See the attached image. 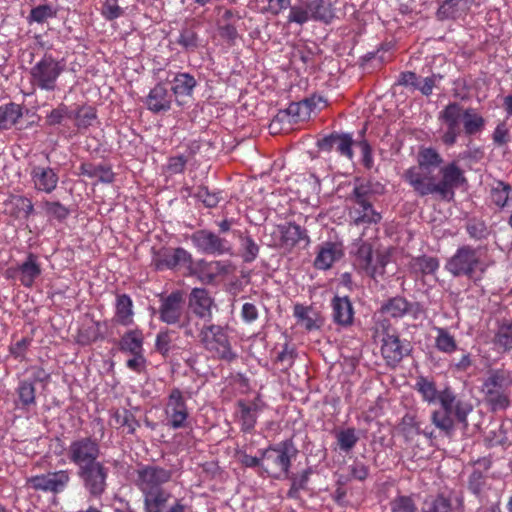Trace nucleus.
<instances>
[{"label": "nucleus", "mask_w": 512, "mask_h": 512, "mask_svg": "<svg viewBox=\"0 0 512 512\" xmlns=\"http://www.w3.org/2000/svg\"><path fill=\"white\" fill-rule=\"evenodd\" d=\"M333 319L343 326L350 325L353 321V307L348 297H334L332 300Z\"/></svg>", "instance_id": "32"}, {"label": "nucleus", "mask_w": 512, "mask_h": 512, "mask_svg": "<svg viewBox=\"0 0 512 512\" xmlns=\"http://www.w3.org/2000/svg\"><path fill=\"white\" fill-rule=\"evenodd\" d=\"M65 65L52 55H44L30 69L31 84L45 91H53Z\"/></svg>", "instance_id": "8"}, {"label": "nucleus", "mask_w": 512, "mask_h": 512, "mask_svg": "<svg viewBox=\"0 0 512 512\" xmlns=\"http://www.w3.org/2000/svg\"><path fill=\"white\" fill-rule=\"evenodd\" d=\"M403 177L420 196L438 195L437 183L430 170L422 169V167H410L405 171Z\"/></svg>", "instance_id": "15"}, {"label": "nucleus", "mask_w": 512, "mask_h": 512, "mask_svg": "<svg viewBox=\"0 0 512 512\" xmlns=\"http://www.w3.org/2000/svg\"><path fill=\"white\" fill-rule=\"evenodd\" d=\"M280 234V247L290 251L301 242L306 247L310 240L304 229L294 223H287L278 227Z\"/></svg>", "instance_id": "26"}, {"label": "nucleus", "mask_w": 512, "mask_h": 512, "mask_svg": "<svg viewBox=\"0 0 512 512\" xmlns=\"http://www.w3.org/2000/svg\"><path fill=\"white\" fill-rule=\"evenodd\" d=\"M474 0H445L437 11L441 20L457 19L468 13Z\"/></svg>", "instance_id": "29"}, {"label": "nucleus", "mask_w": 512, "mask_h": 512, "mask_svg": "<svg viewBox=\"0 0 512 512\" xmlns=\"http://www.w3.org/2000/svg\"><path fill=\"white\" fill-rule=\"evenodd\" d=\"M336 439L340 450L349 452L354 448L359 440V437L354 428H346L337 432Z\"/></svg>", "instance_id": "49"}, {"label": "nucleus", "mask_w": 512, "mask_h": 512, "mask_svg": "<svg viewBox=\"0 0 512 512\" xmlns=\"http://www.w3.org/2000/svg\"><path fill=\"white\" fill-rule=\"evenodd\" d=\"M336 145H337V151L348 157L349 159L352 158L353 152H352V144L353 140L352 137L348 134H343L341 136H338L335 139Z\"/></svg>", "instance_id": "63"}, {"label": "nucleus", "mask_w": 512, "mask_h": 512, "mask_svg": "<svg viewBox=\"0 0 512 512\" xmlns=\"http://www.w3.org/2000/svg\"><path fill=\"white\" fill-rule=\"evenodd\" d=\"M172 95L164 83L156 84L145 98V105L153 113L168 111L171 108Z\"/></svg>", "instance_id": "28"}, {"label": "nucleus", "mask_w": 512, "mask_h": 512, "mask_svg": "<svg viewBox=\"0 0 512 512\" xmlns=\"http://www.w3.org/2000/svg\"><path fill=\"white\" fill-rule=\"evenodd\" d=\"M349 216L356 225L377 223L381 219L380 214L373 209L370 201L355 203L350 209Z\"/></svg>", "instance_id": "31"}, {"label": "nucleus", "mask_w": 512, "mask_h": 512, "mask_svg": "<svg viewBox=\"0 0 512 512\" xmlns=\"http://www.w3.org/2000/svg\"><path fill=\"white\" fill-rule=\"evenodd\" d=\"M17 274L24 287H32L35 280L41 275V267L38 263L37 256L30 253L26 257L25 261L17 268L7 270L8 277H16Z\"/></svg>", "instance_id": "25"}, {"label": "nucleus", "mask_w": 512, "mask_h": 512, "mask_svg": "<svg viewBox=\"0 0 512 512\" xmlns=\"http://www.w3.org/2000/svg\"><path fill=\"white\" fill-rule=\"evenodd\" d=\"M70 480L68 471L60 470L37 475L29 479L30 485L36 490L59 493L65 489Z\"/></svg>", "instance_id": "21"}, {"label": "nucleus", "mask_w": 512, "mask_h": 512, "mask_svg": "<svg viewBox=\"0 0 512 512\" xmlns=\"http://www.w3.org/2000/svg\"><path fill=\"white\" fill-rule=\"evenodd\" d=\"M108 472V468L99 461L78 470V476L81 478L83 486L90 496L100 498L107 487Z\"/></svg>", "instance_id": "12"}, {"label": "nucleus", "mask_w": 512, "mask_h": 512, "mask_svg": "<svg viewBox=\"0 0 512 512\" xmlns=\"http://www.w3.org/2000/svg\"><path fill=\"white\" fill-rule=\"evenodd\" d=\"M437 400L440 402L442 411L453 413L460 423L467 426V416L473 409L469 402L456 399L449 388L440 391Z\"/></svg>", "instance_id": "20"}, {"label": "nucleus", "mask_w": 512, "mask_h": 512, "mask_svg": "<svg viewBox=\"0 0 512 512\" xmlns=\"http://www.w3.org/2000/svg\"><path fill=\"white\" fill-rule=\"evenodd\" d=\"M461 501L458 498H447L443 495L431 497L423 503V512H461Z\"/></svg>", "instance_id": "30"}, {"label": "nucleus", "mask_w": 512, "mask_h": 512, "mask_svg": "<svg viewBox=\"0 0 512 512\" xmlns=\"http://www.w3.org/2000/svg\"><path fill=\"white\" fill-rule=\"evenodd\" d=\"M238 406L242 430L246 432L251 431L257 421V406L255 404L246 405L243 402H240Z\"/></svg>", "instance_id": "43"}, {"label": "nucleus", "mask_w": 512, "mask_h": 512, "mask_svg": "<svg viewBox=\"0 0 512 512\" xmlns=\"http://www.w3.org/2000/svg\"><path fill=\"white\" fill-rule=\"evenodd\" d=\"M241 256L245 262L254 261L259 253V246L250 236L240 238Z\"/></svg>", "instance_id": "54"}, {"label": "nucleus", "mask_w": 512, "mask_h": 512, "mask_svg": "<svg viewBox=\"0 0 512 512\" xmlns=\"http://www.w3.org/2000/svg\"><path fill=\"white\" fill-rule=\"evenodd\" d=\"M176 43L186 52H194L200 47V39L197 32L189 26L181 28Z\"/></svg>", "instance_id": "40"}, {"label": "nucleus", "mask_w": 512, "mask_h": 512, "mask_svg": "<svg viewBox=\"0 0 512 512\" xmlns=\"http://www.w3.org/2000/svg\"><path fill=\"white\" fill-rule=\"evenodd\" d=\"M19 402L22 407H29L35 404V387L33 383L28 381H21L17 388Z\"/></svg>", "instance_id": "53"}, {"label": "nucleus", "mask_w": 512, "mask_h": 512, "mask_svg": "<svg viewBox=\"0 0 512 512\" xmlns=\"http://www.w3.org/2000/svg\"><path fill=\"white\" fill-rule=\"evenodd\" d=\"M142 495L145 512H164L171 497V493L165 489L144 493Z\"/></svg>", "instance_id": "35"}, {"label": "nucleus", "mask_w": 512, "mask_h": 512, "mask_svg": "<svg viewBox=\"0 0 512 512\" xmlns=\"http://www.w3.org/2000/svg\"><path fill=\"white\" fill-rule=\"evenodd\" d=\"M33 187L38 192L52 193L58 184V174L49 166L35 165L30 170Z\"/></svg>", "instance_id": "24"}, {"label": "nucleus", "mask_w": 512, "mask_h": 512, "mask_svg": "<svg viewBox=\"0 0 512 512\" xmlns=\"http://www.w3.org/2000/svg\"><path fill=\"white\" fill-rule=\"evenodd\" d=\"M440 173L442 179L437 183L438 196L443 200L451 201L454 198V189L465 181V177L455 163L444 166Z\"/></svg>", "instance_id": "16"}, {"label": "nucleus", "mask_w": 512, "mask_h": 512, "mask_svg": "<svg viewBox=\"0 0 512 512\" xmlns=\"http://www.w3.org/2000/svg\"><path fill=\"white\" fill-rule=\"evenodd\" d=\"M112 422L117 427H126L128 433H134L138 425L134 416L126 409L115 411Z\"/></svg>", "instance_id": "51"}, {"label": "nucleus", "mask_w": 512, "mask_h": 512, "mask_svg": "<svg viewBox=\"0 0 512 512\" xmlns=\"http://www.w3.org/2000/svg\"><path fill=\"white\" fill-rule=\"evenodd\" d=\"M310 469L304 470L300 475H293L290 477L291 479V487L287 493L289 498H298L301 490H304L307 486Z\"/></svg>", "instance_id": "55"}, {"label": "nucleus", "mask_w": 512, "mask_h": 512, "mask_svg": "<svg viewBox=\"0 0 512 512\" xmlns=\"http://www.w3.org/2000/svg\"><path fill=\"white\" fill-rule=\"evenodd\" d=\"M43 208L46 214L56 220H64L68 214V209L59 202L45 201L43 202Z\"/></svg>", "instance_id": "56"}, {"label": "nucleus", "mask_w": 512, "mask_h": 512, "mask_svg": "<svg viewBox=\"0 0 512 512\" xmlns=\"http://www.w3.org/2000/svg\"><path fill=\"white\" fill-rule=\"evenodd\" d=\"M400 428L406 437L421 433L419 424L417 423L415 417L410 414H406L402 418Z\"/></svg>", "instance_id": "62"}, {"label": "nucleus", "mask_w": 512, "mask_h": 512, "mask_svg": "<svg viewBox=\"0 0 512 512\" xmlns=\"http://www.w3.org/2000/svg\"><path fill=\"white\" fill-rule=\"evenodd\" d=\"M234 268L229 261H205L200 260L191 267V273L205 284H211L218 278L229 275Z\"/></svg>", "instance_id": "14"}, {"label": "nucleus", "mask_w": 512, "mask_h": 512, "mask_svg": "<svg viewBox=\"0 0 512 512\" xmlns=\"http://www.w3.org/2000/svg\"><path fill=\"white\" fill-rule=\"evenodd\" d=\"M171 83V90L176 98L191 96L197 85L194 76L186 72L176 73Z\"/></svg>", "instance_id": "33"}, {"label": "nucleus", "mask_w": 512, "mask_h": 512, "mask_svg": "<svg viewBox=\"0 0 512 512\" xmlns=\"http://www.w3.org/2000/svg\"><path fill=\"white\" fill-rule=\"evenodd\" d=\"M159 319L171 326L184 330V334L194 337L198 330V320L189 315L185 308V301L180 291L161 297L159 306Z\"/></svg>", "instance_id": "3"}, {"label": "nucleus", "mask_w": 512, "mask_h": 512, "mask_svg": "<svg viewBox=\"0 0 512 512\" xmlns=\"http://www.w3.org/2000/svg\"><path fill=\"white\" fill-rule=\"evenodd\" d=\"M411 267L423 274H431L438 269L439 262L434 257L421 256L412 260Z\"/></svg>", "instance_id": "52"}, {"label": "nucleus", "mask_w": 512, "mask_h": 512, "mask_svg": "<svg viewBox=\"0 0 512 512\" xmlns=\"http://www.w3.org/2000/svg\"><path fill=\"white\" fill-rule=\"evenodd\" d=\"M294 455L295 449L291 442H280L263 451L261 469L274 478H279L281 474L287 476Z\"/></svg>", "instance_id": "7"}, {"label": "nucleus", "mask_w": 512, "mask_h": 512, "mask_svg": "<svg viewBox=\"0 0 512 512\" xmlns=\"http://www.w3.org/2000/svg\"><path fill=\"white\" fill-rule=\"evenodd\" d=\"M133 302L127 294L118 295L115 303V320L117 323L128 326L133 322Z\"/></svg>", "instance_id": "34"}, {"label": "nucleus", "mask_w": 512, "mask_h": 512, "mask_svg": "<svg viewBox=\"0 0 512 512\" xmlns=\"http://www.w3.org/2000/svg\"><path fill=\"white\" fill-rule=\"evenodd\" d=\"M494 344L503 351L512 350V321L499 323L494 337Z\"/></svg>", "instance_id": "42"}, {"label": "nucleus", "mask_w": 512, "mask_h": 512, "mask_svg": "<svg viewBox=\"0 0 512 512\" xmlns=\"http://www.w3.org/2000/svg\"><path fill=\"white\" fill-rule=\"evenodd\" d=\"M491 197L499 207L509 206L512 203V188L509 184L498 182L492 189Z\"/></svg>", "instance_id": "46"}, {"label": "nucleus", "mask_w": 512, "mask_h": 512, "mask_svg": "<svg viewBox=\"0 0 512 512\" xmlns=\"http://www.w3.org/2000/svg\"><path fill=\"white\" fill-rule=\"evenodd\" d=\"M188 305L192 313L203 320L204 323L211 322L212 309L215 305L209 291L204 288L192 289L189 294Z\"/></svg>", "instance_id": "19"}, {"label": "nucleus", "mask_w": 512, "mask_h": 512, "mask_svg": "<svg viewBox=\"0 0 512 512\" xmlns=\"http://www.w3.org/2000/svg\"><path fill=\"white\" fill-rule=\"evenodd\" d=\"M438 119L446 126V130L442 135V141L447 146H452L456 143L461 133V123L463 124L465 134L469 136L480 134L486 125V120L477 109L472 107L464 108L457 102L446 105L440 111Z\"/></svg>", "instance_id": "1"}, {"label": "nucleus", "mask_w": 512, "mask_h": 512, "mask_svg": "<svg viewBox=\"0 0 512 512\" xmlns=\"http://www.w3.org/2000/svg\"><path fill=\"white\" fill-rule=\"evenodd\" d=\"M172 478V471L157 465H143L136 470L135 484L142 494L164 490Z\"/></svg>", "instance_id": "9"}, {"label": "nucleus", "mask_w": 512, "mask_h": 512, "mask_svg": "<svg viewBox=\"0 0 512 512\" xmlns=\"http://www.w3.org/2000/svg\"><path fill=\"white\" fill-rule=\"evenodd\" d=\"M78 128H87L92 125L96 119V111L91 106H81L77 110H72V118Z\"/></svg>", "instance_id": "47"}, {"label": "nucleus", "mask_w": 512, "mask_h": 512, "mask_svg": "<svg viewBox=\"0 0 512 512\" xmlns=\"http://www.w3.org/2000/svg\"><path fill=\"white\" fill-rule=\"evenodd\" d=\"M433 330L436 332L434 346L439 352L450 355L458 350L455 337L446 328L434 327Z\"/></svg>", "instance_id": "37"}, {"label": "nucleus", "mask_w": 512, "mask_h": 512, "mask_svg": "<svg viewBox=\"0 0 512 512\" xmlns=\"http://www.w3.org/2000/svg\"><path fill=\"white\" fill-rule=\"evenodd\" d=\"M191 241L194 247L205 254L223 255L231 253L230 243L207 230H199L192 234Z\"/></svg>", "instance_id": "13"}, {"label": "nucleus", "mask_w": 512, "mask_h": 512, "mask_svg": "<svg viewBox=\"0 0 512 512\" xmlns=\"http://www.w3.org/2000/svg\"><path fill=\"white\" fill-rule=\"evenodd\" d=\"M325 106V100L321 96L314 95L303 101L291 103L284 111V115L289 118L290 123H297L308 120L313 112Z\"/></svg>", "instance_id": "17"}, {"label": "nucleus", "mask_w": 512, "mask_h": 512, "mask_svg": "<svg viewBox=\"0 0 512 512\" xmlns=\"http://www.w3.org/2000/svg\"><path fill=\"white\" fill-rule=\"evenodd\" d=\"M312 21L310 15V9L308 2L301 5L290 6L288 23H295L298 25H304L305 23Z\"/></svg>", "instance_id": "50"}, {"label": "nucleus", "mask_w": 512, "mask_h": 512, "mask_svg": "<svg viewBox=\"0 0 512 512\" xmlns=\"http://www.w3.org/2000/svg\"><path fill=\"white\" fill-rule=\"evenodd\" d=\"M123 10L119 7L116 0H107L102 8V15L108 19L113 20L119 18Z\"/></svg>", "instance_id": "64"}, {"label": "nucleus", "mask_w": 512, "mask_h": 512, "mask_svg": "<svg viewBox=\"0 0 512 512\" xmlns=\"http://www.w3.org/2000/svg\"><path fill=\"white\" fill-rule=\"evenodd\" d=\"M64 118L71 119L72 110L66 105L61 104L47 115V122L49 125H57L60 124Z\"/></svg>", "instance_id": "60"}, {"label": "nucleus", "mask_w": 512, "mask_h": 512, "mask_svg": "<svg viewBox=\"0 0 512 512\" xmlns=\"http://www.w3.org/2000/svg\"><path fill=\"white\" fill-rule=\"evenodd\" d=\"M152 264L160 271L182 267L191 271L193 258L191 253L182 247L161 248L153 253Z\"/></svg>", "instance_id": "10"}, {"label": "nucleus", "mask_w": 512, "mask_h": 512, "mask_svg": "<svg viewBox=\"0 0 512 512\" xmlns=\"http://www.w3.org/2000/svg\"><path fill=\"white\" fill-rule=\"evenodd\" d=\"M165 414L168 424L172 428L179 429L184 427L188 418V411L183 395L179 389L171 391L165 407Z\"/></svg>", "instance_id": "18"}, {"label": "nucleus", "mask_w": 512, "mask_h": 512, "mask_svg": "<svg viewBox=\"0 0 512 512\" xmlns=\"http://www.w3.org/2000/svg\"><path fill=\"white\" fill-rule=\"evenodd\" d=\"M6 205L10 208L11 215L16 218L28 219L34 213L32 201L22 195L10 196Z\"/></svg>", "instance_id": "36"}, {"label": "nucleus", "mask_w": 512, "mask_h": 512, "mask_svg": "<svg viewBox=\"0 0 512 512\" xmlns=\"http://www.w3.org/2000/svg\"><path fill=\"white\" fill-rule=\"evenodd\" d=\"M392 512H416L417 507L409 496H398L390 503Z\"/></svg>", "instance_id": "57"}, {"label": "nucleus", "mask_w": 512, "mask_h": 512, "mask_svg": "<svg viewBox=\"0 0 512 512\" xmlns=\"http://www.w3.org/2000/svg\"><path fill=\"white\" fill-rule=\"evenodd\" d=\"M381 342L382 356L390 365L399 363L409 352V345L403 344L394 331L392 333L388 330L383 332Z\"/></svg>", "instance_id": "23"}, {"label": "nucleus", "mask_w": 512, "mask_h": 512, "mask_svg": "<svg viewBox=\"0 0 512 512\" xmlns=\"http://www.w3.org/2000/svg\"><path fill=\"white\" fill-rule=\"evenodd\" d=\"M22 117V108L15 103L0 106V130L10 129Z\"/></svg>", "instance_id": "39"}, {"label": "nucleus", "mask_w": 512, "mask_h": 512, "mask_svg": "<svg viewBox=\"0 0 512 512\" xmlns=\"http://www.w3.org/2000/svg\"><path fill=\"white\" fill-rule=\"evenodd\" d=\"M493 263L486 247L464 245L447 261L446 269L456 277L466 276L476 282L483 278Z\"/></svg>", "instance_id": "2"}, {"label": "nucleus", "mask_w": 512, "mask_h": 512, "mask_svg": "<svg viewBox=\"0 0 512 512\" xmlns=\"http://www.w3.org/2000/svg\"><path fill=\"white\" fill-rule=\"evenodd\" d=\"M344 255L342 245L335 242H324L319 248L314 260L315 268L328 270Z\"/></svg>", "instance_id": "27"}, {"label": "nucleus", "mask_w": 512, "mask_h": 512, "mask_svg": "<svg viewBox=\"0 0 512 512\" xmlns=\"http://www.w3.org/2000/svg\"><path fill=\"white\" fill-rule=\"evenodd\" d=\"M121 350L130 354L143 352V335L141 331L127 332L120 341Z\"/></svg>", "instance_id": "41"}, {"label": "nucleus", "mask_w": 512, "mask_h": 512, "mask_svg": "<svg viewBox=\"0 0 512 512\" xmlns=\"http://www.w3.org/2000/svg\"><path fill=\"white\" fill-rule=\"evenodd\" d=\"M467 232L474 239H484L489 235V229L483 221L472 220L467 225Z\"/></svg>", "instance_id": "61"}, {"label": "nucleus", "mask_w": 512, "mask_h": 512, "mask_svg": "<svg viewBox=\"0 0 512 512\" xmlns=\"http://www.w3.org/2000/svg\"><path fill=\"white\" fill-rule=\"evenodd\" d=\"M198 338L201 345L214 357L226 361H232L236 355L231 349L228 335L220 325L203 323L198 321Z\"/></svg>", "instance_id": "4"}, {"label": "nucleus", "mask_w": 512, "mask_h": 512, "mask_svg": "<svg viewBox=\"0 0 512 512\" xmlns=\"http://www.w3.org/2000/svg\"><path fill=\"white\" fill-rule=\"evenodd\" d=\"M511 380L508 373L495 370L484 380L481 392L485 402L493 411L503 410L509 406V386Z\"/></svg>", "instance_id": "6"}, {"label": "nucleus", "mask_w": 512, "mask_h": 512, "mask_svg": "<svg viewBox=\"0 0 512 512\" xmlns=\"http://www.w3.org/2000/svg\"><path fill=\"white\" fill-rule=\"evenodd\" d=\"M173 333L172 330L165 329L157 334L155 346L158 352L163 355L168 354L171 349Z\"/></svg>", "instance_id": "59"}, {"label": "nucleus", "mask_w": 512, "mask_h": 512, "mask_svg": "<svg viewBox=\"0 0 512 512\" xmlns=\"http://www.w3.org/2000/svg\"><path fill=\"white\" fill-rule=\"evenodd\" d=\"M441 163L442 158L435 149L424 148L419 152L418 165L416 167L430 170L431 168L438 167Z\"/></svg>", "instance_id": "48"}, {"label": "nucleus", "mask_w": 512, "mask_h": 512, "mask_svg": "<svg viewBox=\"0 0 512 512\" xmlns=\"http://www.w3.org/2000/svg\"><path fill=\"white\" fill-rule=\"evenodd\" d=\"M55 14V10L50 5H39L31 10L29 21L43 23L47 19L54 17Z\"/></svg>", "instance_id": "58"}, {"label": "nucleus", "mask_w": 512, "mask_h": 512, "mask_svg": "<svg viewBox=\"0 0 512 512\" xmlns=\"http://www.w3.org/2000/svg\"><path fill=\"white\" fill-rule=\"evenodd\" d=\"M391 259L389 248L373 250L371 244L361 242L355 253L354 266L376 279L383 276Z\"/></svg>", "instance_id": "5"}, {"label": "nucleus", "mask_w": 512, "mask_h": 512, "mask_svg": "<svg viewBox=\"0 0 512 512\" xmlns=\"http://www.w3.org/2000/svg\"><path fill=\"white\" fill-rule=\"evenodd\" d=\"M415 389L421 394L423 400L430 404L435 403L439 396L434 382L423 376L417 379Z\"/></svg>", "instance_id": "45"}, {"label": "nucleus", "mask_w": 512, "mask_h": 512, "mask_svg": "<svg viewBox=\"0 0 512 512\" xmlns=\"http://www.w3.org/2000/svg\"><path fill=\"white\" fill-rule=\"evenodd\" d=\"M312 21L329 23L334 17L331 0L308 1Z\"/></svg>", "instance_id": "38"}, {"label": "nucleus", "mask_w": 512, "mask_h": 512, "mask_svg": "<svg viewBox=\"0 0 512 512\" xmlns=\"http://www.w3.org/2000/svg\"><path fill=\"white\" fill-rule=\"evenodd\" d=\"M68 458L78 470L99 462L100 447L96 440L89 437L74 440L68 448Z\"/></svg>", "instance_id": "11"}, {"label": "nucleus", "mask_w": 512, "mask_h": 512, "mask_svg": "<svg viewBox=\"0 0 512 512\" xmlns=\"http://www.w3.org/2000/svg\"><path fill=\"white\" fill-rule=\"evenodd\" d=\"M380 311L382 314L393 318H401L405 315H409L414 320L418 319L423 313V309L419 303H410L400 296L389 299L382 305Z\"/></svg>", "instance_id": "22"}, {"label": "nucleus", "mask_w": 512, "mask_h": 512, "mask_svg": "<svg viewBox=\"0 0 512 512\" xmlns=\"http://www.w3.org/2000/svg\"><path fill=\"white\" fill-rule=\"evenodd\" d=\"M453 413L436 410L432 413V423L445 435L450 436L454 431Z\"/></svg>", "instance_id": "44"}]
</instances>
